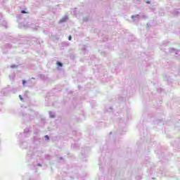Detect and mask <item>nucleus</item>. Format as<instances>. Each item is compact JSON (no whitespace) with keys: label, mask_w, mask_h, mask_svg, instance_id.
<instances>
[{"label":"nucleus","mask_w":180,"mask_h":180,"mask_svg":"<svg viewBox=\"0 0 180 180\" xmlns=\"http://www.w3.org/2000/svg\"><path fill=\"white\" fill-rule=\"evenodd\" d=\"M56 64L57 65H58V67H63V63H61L60 62H57Z\"/></svg>","instance_id":"nucleus-1"},{"label":"nucleus","mask_w":180,"mask_h":180,"mask_svg":"<svg viewBox=\"0 0 180 180\" xmlns=\"http://www.w3.org/2000/svg\"><path fill=\"white\" fill-rule=\"evenodd\" d=\"M21 13H27V12H26L25 11L22 10V11H21Z\"/></svg>","instance_id":"nucleus-2"},{"label":"nucleus","mask_w":180,"mask_h":180,"mask_svg":"<svg viewBox=\"0 0 180 180\" xmlns=\"http://www.w3.org/2000/svg\"><path fill=\"white\" fill-rule=\"evenodd\" d=\"M45 139H46V140H49V136H48V135H46V136H45Z\"/></svg>","instance_id":"nucleus-3"},{"label":"nucleus","mask_w":180,"mask_h":180,"mask_svg":"<svg viewBox=\"0 0 180 180\" xmlns=\"http://www.w3.org/2000/svg\"><path fill=\"white\" fill-rule=\"evenodd\" d=\"M26 84V82L25 80H22V84L25 85Z\"/></svg>","instance_id":"nucleus-4"},{"label":"nucleus","mask_w":180,"mask_h":180,"mask_svg":"<svg viewBox=\"0 0 180 180\" xmlns=\"http://www.w3.org/2000/svg\"><path fill=\"white\" fill-rule=\"evenodd\" d=\"M19 98H20V100L22 101V99H23V98H22V96H19Z\"/></svg>","instance_id":"nucleus-5"},{"label":"nucleus","mask_w":180,"mask_h":180,"mask_svg":"<svg viewBox=\"0 0 180 180\" xmlns=\"http://www.w3.org/2000/svg\"><path fill=\"white\" fill-rule=\"evenodd\" d=\"M71 39H72V37L69 36V40H71Z\"/></svg>","instance_id":"nucleus-6"}]
</instances>
